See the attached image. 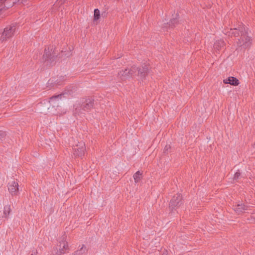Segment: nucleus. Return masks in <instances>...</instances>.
<instances>
[{"label":"nucleus","instance_id":"obj_1","mask_svg":"<svg viewBox=\"0 0 255 255\" xmlns=\"http://www.w3.org/2000/svg\"><path fill=\"white\" fill-rule=\"evenodd\" d=\"M239 31H240L241 32V37L240 39H238V46H243L244 48L249 46L251 44L252 39L247 35L245 26L243 24L240 25L238 28H231L226 34H228L229 36L234 35L235 36H238L239 35Z\"/></svg>","mask_w":255,"mask_h":255},{"label":"nucleus","instance_id":"obj_2","mask_svg":"<svg viewBox=\"0 0 255 255\" xmlns=\"http://www.w3.org/2000/svg\"><path fill=\"white\" fill-rule=\"evenodd\" d=\"M16 31V26L12 24L6 26L0 36V41L4 42L12 37Z\"/></svg>","mask_w":255,"mask_h":255},{"label":"nucleus","instance_id":"obj_3","mask_svg":"<svg viewBox=\"0 0 255 255\" xmlns=\"http://www.w3.org/2000/svg\"><path fill=\"white\" fill-rule=\"evenodd\" d=\"M68 250L67 243L65 241V237L63 238L61 241H59V244L54 248L53 251V255H62L65 254Z\"/></svg>","mask_w":255,"mask_h":255},{"label":"nucleus","instance_id":"obj_4","mask_svg":"<svg viewBox=\"0 0 255 255\" xmlns=\"http://www.w3.org/2000/svg\"><path fill=\"white\" fill-rule=\"evenodd\" d=\"M72 149L75 156L81 157L85 152V144L82 141H78L73 145Z\"/></svg>","mask_w":255,"mask_h":255},{"label":"nucleus","instance_id":"obj_5","mask_svg":"<svg viewBox=\"0 0 255 255\" xmlns=\"http://www.w3.org/2000/svg\"><path fill=\"white\" fill-rule=\"evenodd\" d=\"M182 196L180 194H177L174 195L169 203V208L172 211L176 210L182 204Z\"/></svg>","mask_w":255,"mask_h":255},{"label":"nucleus","instance_id":"obj_6","mask_svg":"<svg viewBox=\"0 0 255 255\" xmlns=\"http://www.w3.org/2000/svg\"><path fill=\"white\" fill-rule=\"evenodd\" d=\"M135 70V67H132L131 69H126L125 71H120L118 74L122 79H127L131 76Z\"/></svg>","mask_w":255,"mask_h":255},{"label":"nucleus","instance_id":"obj_7","mask_svg":"<svg viewBox=\"0 0 255 255\" xmlns=\"http://www.w3.org/2000/svg\"><path fill=\"white\" fill-rule=\"evenodd\" d=\"M8 189L12 195H16L18 193V185L17 182L12 181L9 183Z\"/></svg>","mask_w":255,"mask_h":255},{"label":"nucleus","instance_id":"obj_8","mask_svg":"<svg viewBox=\"0 0 255 255\" xmlns=\"http://www.w3.org/2000/svg\"><path fill=\"white\" fill-rule=\"evenodd\" d=\"M249 208V207L248 206L245 205L242 202L236 203V205L234 206V211L238 214L248 210Z\"/></svg>","mask_w":255,"mask_h":255},{"label":"nucleus","instance_id":"obj_9","mask_svg":"<svg viewBox=\"0 0 255 255\" xmlns=\"http://www.w3.org/2000/svg\"><path fill=\"white\" fill-rule=\"evenodd\" d=\"M148 72V68L146 64H143L142 68L138 69V75L141 79L145 77Z\"/></svg>","mask_w":255,"mask_h":255},{"label":"nucleus","instance_id":"obj_10","mask_svg":"<svg viewBox=\"0 0 255 255\" xmlns=\"http://www.w3.org/2000/svg\"><path fill=\"white\" fill-rule=\"evenodd\" d=\"M223 82L225 84H230L233 86H238L240 83L239 80L234 77H229L224 79Z\"/></svg>","mask_w":255,"mask_h":255},{"label":"nucleus","instance_id":"obj_11","mask_svg":"<svg viewBox=\"0 0 255 255\" xmlns=\"http://www.w3.org/2000/svg\"><path fill=\"white\" fill-rule=\"evenodd\" d=\"M63 96V94H60L52 96L50 98L49 102L52 106H54L55 104L57 105V106H58L60 100L61 99V98Z\"/></svg>","mask_w":255,"mask_h":255},{"label":"nucleus","instance_id":"obj_12","mask_svg":"<svg viewBox=\"0 0 255 255\" xmlns=\"http://www.w3.org/2000/svg\"><path fill=\"white\" fill-rule=\"evenodd\" d=\"M224 46V41L223 40H216L213 46L214 49L215 51H218L221 49Z\"/></svg>","mask_w":255,"mask_h":255},{"label":"nucleus","instance_id":"obj_13","mask_svg":"<svg viewBox=\"0 0 255 255\" xmlns=\"http://www.w3.org/2000/svg\"><path fill=\"white\" fill-rule=\"evenodd\" d=\"M10 212V206L7 205L4 207L3 215H2V219L3 220L7 219Z\"/></svg>","mask_w":255,"mask_h":255},{"label":"nucleus","instance_id":"obj_14","mask_svg":"<svg viewBox=\"0 0 255 255\" xmlns=\"http://www.w3.org/2000/svg\"><path fill=\"white\" fill-rule=\"evenodd\" d=\"M93 106L92 103L90 101H86V102L82 103V105L81 106L80 108H82L84 111H86L90 109Z\"/></svg>","mask_w":255,"mask_h":255},{"label":"nucleus","instance_id":"obj_15","mask_svg":"<svg viewBox=\"0 0 255 255\" xmlns=\"http://www.w3.org/2000/svg\"><path fill=\"white\" fill-rule=\"evenodd\" d=\"M87 251L86 247L83 245L80 249L75 252L74 255H82L83 254H85Z\"/></svg>","mask_w":255,"mask_h":255},{"label":"nucleus","instance_id":"obj_16","mask_svg":"<svg viewBox=\"0 0 255 255\" xmlns=\"http://www.w3.org/2000/svg\"><path fill=\"white\" fill-rule=\"evenodd\" d=\"M142 178V174L139 171H137L134 175H133V178L134 180V182L135 183H137L140 181Z\"/></svg>","mask_w":255,"mask_h":255},{"label":"nucleus","instance_id":"obj_17","mask_svg":"<svg viewBox=\"0 0 255 255\" xmlns=\"http://www.w3.org/2000/svg\"><path fill=\"white\" fill-rule=\"evenodd\" d=\"M51 55L50 53L49 48L45 49L44 54L43 55V58H44L45 61L48 60L51 58Z\"/></svg>","mask_w":255,"mask_h":255},{"label":"nucleus","instance_id":"obj_18","mask_svg":"<svg viewBox=\"0 0 255 255\" xmlns=\"http://www.w3.org/2000/svg\"><path fill=\"white\" fill-rule=\"evenodd\" d=\"M94 20H97L99 19L100 16V12L98 9H95L94 10Z\"/></svg>","mask_w":255,"mask_h":255},{"label":"nucleus","instance_id":"obj_19","mask_svg":"<svg viewBox=\"0 0 255 255\" xmlns=\"http://www.w3.org/2000/svg\"><path fill=\"white\" fill-rule=\"evenodd\" d=\"M240 175L241 173L239 171L236 172L234 174V179H238L239 178Z\"/></svg>","mask_w":255,"mask_h":255},{"label":"nucleus","instance_id":"obj_20","mask_svg":"<svg viewBox=\"0 0 255 255\" xmlns=\"http://www.w3.org/2000/svg\"><path fill=\"white\" fill-rule=\"evenodd\" d=\"M177 19L176 18H173V19H172L170 21V24L169 25H172V24H174L175 23H177Z\"/></svg>","mask_w":255,"mask_h":255},{"label":"nucleus","instance_id":"obj_21","mask_svg":"<svg viewBox=\"0 0 255 255\" xmlns=\"http://www.w3.org/2000/svg\"><path fill=\"white\" fill-rule=\"evenodd\" d=\"M74 107L75 108V112H76V113H79V111H80V109H79V108L78 107V106H77V104L74 105Z\"/></svg>","mask_w":255,"mask_h":255},{"label":"nucleus","instance_id":"obj_22","mask_svg":"<svg viewBox=\"0 0 255 255\" xmlns=\"http://www.w3.org/2000/svg\"><path fill=\"white\" fill-rule=\"evenodd\" d=\"M252 217L254 220H255V213L252 214Z\"/></svg>","mask_w":255,"mask_h":255},{"label":"nucleus","instance_id":"obj_23","mask_svg":"<svg viewBox=\"0 0 255 255\" xmlns=\"http://www.w3.org/2000/svg\"><path fill=\"white\" fill-rule=\"evenodd\" d=\"M167 254L166 253H164L162 255H166Z\"/></svg>","mask_w":255,"mask_h":255},{"label":"nucleus","instance_id":"obj_24","mask_svg":"<svg viewBox=\"0 0 255 255\" xmlns=\"http://www.w3.org/2000/svg\"><path fill=\"white\" fill-rule=\"evenodd\" d=\"M31 255H33V254H31Z\"/></svg>","mask_w":255,"mask_h":255}]
</instances>
